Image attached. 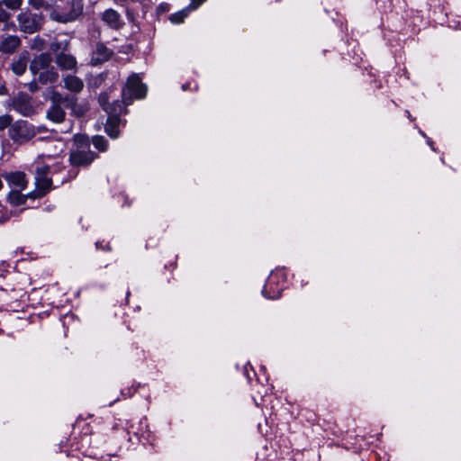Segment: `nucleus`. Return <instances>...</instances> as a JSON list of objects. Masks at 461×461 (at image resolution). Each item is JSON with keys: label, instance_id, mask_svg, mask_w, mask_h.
I'll use <instances>...</instances> for the list:
<instances>
[{"label": "nucleus", "instance_id": "4", "mask_svg": "<svg viewBox=\"0 0 461 461\" xmlns=\"http://www.w3.org/2000/svg\"><path fill=\"white\" fill-rule=\"evenodd\" d=\"M107 100L108 98L106 95H101L99 97V103L109 114V118L105 125V131L111 138L116 139L119 136L118 126L120 123L117 113H121L122 112V107L120 104H115L114 107L106 106Z\"/></svg>", "mask_w": 461, "mask_h": 461}, {"label": "nucleus", "instance_id": "25", "mask_svg": "<svg viewBox=\"0 0 461 461\" xmlns=\"http://www.w3.org/2000/svg\"><path fill=\"white\" fill-rule=\"evenodd\" d=\"M3 5L4 4L0 1V21L5 22L11 17V14L3 8Z\"/></svg>", "mask_w": 461, "mask_h": 461}, {"label": "nucleus", "instance_id": "12", "mask_svg": "<svg viewBox=\"0 0 461 461\" xmlns=\"http://www.w3.org/2000/svg\"><path fill=\"white\" fill-rule=\"evenodd\" d=\"M63 82L64 87L70 92L79 93L82 91L84 87L83 81L76 76H66L65 77H63Z\"/></svg>", "mask_w": 461, "mask_h": 461}, {"label": "nucleus", "instance_id": "19", "mask_svg": "<svg viewBox=\"0 0 461 461\" xmlns=\"http://www.w3.org/2000/svg\"><path fill=\"white\" fill-rule=\"evenodd\" d=\"M27 67V60L25 58H20L19 59L15 60L12 64V70L13 72L17 75L21 76L23 74Z\"/></svg>", "mask_w": 461, "mask_h": 461}, {"label": "nucleus", "instance_id": "6", "mask_svg": "<svg viewBox=\"0 0 461 461\" xmlns=\"http://www.w3.org/2000/svg\"><path fill=\"white\" fill-rule=\"evenodd\" d=\"M75 141L77 145V149L70 154V161L76 166H86L95 159V154L88 149L87 140L84 136H77Z\"/></svg>", "mask_w": 461, "mask_h": 461}, {"label": "nucleus", "instance_id": "10", "mask_svg": "<svg viewBox=\"0 0 461 461\" xmlns=\"http://www.w3.org/2000/svg\"><path fill=\"white\" fill-rule=\"evenodd\" d=\"M9 135L15 141H24L32 138L35 131L28 122L19 121L11 126Z\"/></svg>", "mask_w": 461, "mask_h": 461}, {"label": "nucleus", "instance_id": "21", "mask_svg": "<svg viewBox=\"0 0 461 461\" xmlns=\"http://www.w3.org/2000/svg\"><path fill=\"white\" fill-rule=\"evenodd\" d=\"M68 108H70L72 113L76 116L84 115L88 109L86 104H77V99L75 97H73V104H70V106H68Z\"/></svg>", "mask_w": 461, "mask_h": 461}, {"label": "nucleus", "instance_id": "15", "mask_svg": "<svg viewBox=\"0 0 461 461\" xmlns=\"http://www.w3.org/2000/svg\"><path fill=\"white\" fill-rule=\"evenodd\" d=\"M56 62L63 69H72L76 67L77 61L71 55L61 53L57 55Z\"/></svg>", "mask_w": 461, "mask_h": 461}, {"label": "nucleus", "instance_id": "1", "mask_svg": "<svg viewBox=\"0 0 461 461\" xmlns=\"http://www.w3.org/2000/svg\"><path fill=\"white\" fill-rule=\"evenodd\" d=\"M58 158L52 155L40 156L33 163L35 171V185L38 194L44 195L51 188V180L48 176L50 169H58Z\"/></svg>", "mask_w": 461, "mask_h": 461}, {"label": "nucleus", "instance_id": "26", "mask_svg": "<svg viewBox=\"0 0 461 461\" xmlns=\"http://www.w3.org/2000/svg\"><path fill=\"white\" fill-rule=\"evenodd\" d=\"M29 5L38 9L44 6V0H29Z\"/></svg>", "mask_w": 461, "mask_h": 461}, {"label": "nucleus", "instance_id": "13", "mask_svg": "<svg viewBox=\"0 0 461 461\" xmlns=\"http://www.w3.org/2000/svg\"><path fill=\"white\" fill-rule=\"evenodd\" d=\"M21 44L18 36L10 35L4 39L0 44L1 51L4 53H13Z\"/></svg>", "mask_w": 461, "mask_h": 461}, {"label": "nucleus", "instance_id": "2", "mask_svg": "<svg viewBox=\"0 0 461 461\" xmlns=\"http://www.w3.org/2000/svg\"><path fill=\"white\" fill-rule=\"evenodd\" d=\"M51 57L50 54L41 53L35 57L31 65L30 70L35 77L41 84L54 83L58 77V72L51 65Z\"/></svg>", "mask_w": 461, "mask_h": 461}, {"label": "nucleus", "instance_id": "17", "mask_svg": "<svg viewBox=\"0 0 461 461\" xmlns=\"http://www.w3.org/2000/svg\"><path fill=\"white\" fill-rule=\"evenodd\" d=\"M47 118L53 122L59 123L65 118V112L60 105H51L47 112Z\"/></svg>", "mask_w": 461, "mask_h": 461}, {"label": "nucleus", "instance_id": "24", "mask_svg": "<svg viewBox=\"0 0 461 461\" xmlns=\"http://www.w3.org/2000/svg\"><path fill=\"white\" fill-rule=\"evenodd\" d=\"M12 123V117L8 114L0 116V131L5 130Z\"/></svg>", "mask_w": 461, "mask_h": 461}, {"label": "nucleus", "instance_id": "11", "mask_svg": "<svg viewBox=\"0 0 461 461\" xmlns=\"http://www.w3.org/2000/svg\"><path fill=\"white\" fill-rule=\"evenodd\" d=\"M2 176L6 181L8 188L27 189L28 187V179L23 172H5Z\"/></svg>", "mask_w": 461, "mask_h": 461}, {"label": "nucleus", "instance_id": "29", "mask_svg": "<svg viewBox=\"0 0 461 461\" xmlns=\"http://www.w3.org/2000/svg\"><path fill=\"white\" fill-rule=\"evenodd\" d=\"M29 88H30V90H31L32 92H35V91H37V90H38V86H37V83H36V81H33V82L30 83V85H29Z\"/></svg>", "mask_w": 461, "mask_h": 461}, {"label": "nucleus", "instance_id": "18", "mask_svg": "<svg viewBox=\"0 0 461 461\" xmlns=\"http://www.w3.org/2000/svg\"><path fill=\"white\" fill-rule=\"evenodd\" d=\"M110 54V50L106 47L99 45L94 54L93 60L95 62H103L109 58Z\"/></svg>", "mask_w": 461, "mask_h": 461}, {"label": "nucleus", "instance_id": "23", "mask_svg": "<svg viewBox=\"0 0 461 461\" xmlns=\"http://www.w3.org/2000/svg\"><path fill=\"white\" fill-rule=\"evenodd\" d=\"M93 144L97 149L101 151H104L106 149V140L102 136H95L93 139Z\"/></svg>", "mask_w": 461, "mask_h": 461}, {"label": "nucleus", "instance_id": "8", "mask_svg": "<svg viewBox=\"0 0 461 461\" xmlns=\"http://www.w3.org/2000/svg\"><path fill=\"white\" fill-rule=\"evenodd\" d=\"M284 279L285 275L283 271L276 270V272L271 273L262 290L263 295L267 299L279 298L284 288L283 285L280 284V281H284Z\"/></svg>", "mask_w": 461, "mask_h": 461}, {"label": "nucleus", "instance_id": "31", "mask_svg": "<svg viewBox=\"0 0 461 461\" xmlns=\"http://www.w3.org/2000/svg\"><path fill=\"white\" fill-rule=\"evenodd\" d=\"M14 105L15 110L22 112V109L18 106L16 101L14 102Z\"/></svg>", "mask_w": 461, "mask_h": 461}, {"label": "nucleus", "instance_id": "20", "mask_svg": "<svg viewBox=\"0 0 461 461\" xmlns=\"http://www.w3.org/2000/svg\"><path fill=\"white\" fill-rule=\"evenodd\" d=\"M192 11L194 10L189 9V6H187L186 8L171 14L169 19L173 23H181Z\"/></svg>", "mask_w": 461, "mask_h": 461}, {"label": "nucleus", "instance_id": "3", "mask_svg": "<svg viewBox=\"0 0 461 461\" xmlns=\"http://www.w3.org/2000/svg\"><path fill=\"white\" fill-rule=\"evenodd\" d=\"M50 9V17L59 23H69L77 19L83 12L82 0H71L69 3L60 5L47 6Z\"/></svg>", "mask_w": 461, "mask_h": 461}, {"label": "nucleus", "instance_id": "9", "mask_svg": "<svg viewBox=\"0 0 461 461\" xmlns=\"http://www.w3.org/2000/svg\"><path fill=\"white\" fill-rule=\"evenodd\" d=\"M27 189L9 188L6 195L7 203L14 207L25 204L28 199H36L41 195L38 194V189L33 192H26Z\"/></svg>", "mask_w": 461, "mask_h": 461}, {"label": "nucleus", "instance_id": "7", "mask_svg": "<svg viewBox=\"0 0 461 461\" xmlns=\"http://www.w3.org/2000/svg\"><path fill=\"white\" fill-rule=\"evenodd\" d=\"M17 21L19 28L25 33H33L41 29L43 18L38 14L24 11L18 14Z\"/></svg>", "mask_w": 461, "mask_h": 461}, {"label": "nucleus", "instance_id": "5", "mask_svg": "<svg viewBox=\"0 0 461 461\" xmlns=\"http://www.w3.org/2000/svg\"><path fill=\"white\" fill-rule=\"evenodd\" d=\"M147 86L143 85L138 75L129 77L126 86L122 90V101L124 104H129L136 99H141L146 96Z\"/></svg>", "mask_w": 461, "mask_h": 461}, {"label": "nucleus", "instance_id": "22", "mask_svg": "<svg viewBox=\"0 0 461 461\" xmlns=\"http://www.w3.org/2000/svg\"><path fill=\"white\" fill-rule=\"evenodd\" d=\"M7 8L16 11L21 8L23 0H2L1 1Z\"/></svg>", "mask_w": 461, "mask_h": 461}, {"label": "nucleus", "instance_id": "16", "mask_svg": "<svg viewBox=\"0 0 461 461\" xmlns=\"http://www.w3.org/2000/svg\"><path fill=\"white\" fill-rule=\"evenodd\" d=\"M50 99L52 103V105H60V104H64L66 107L70 106V104H73V96L68 95H63L62 94L51 90Z\"/></svg>", "mask_w": 461, "mask_h": 461}, {"label": "nucleus", "instance_id": "14", "mask_svg": "<svg viewBox=\"0 0 461 461\" xmlns=\"http://www.w3.org/2000/svg\"><path fill=\"white\" fill-rule=\"evenodd\" d=\"M102 19L112 28H118L121 24L120 14L113 9L105 10Z\"/></svg>", "mask_w": 461, "mask_h": 461}, {"label": "nucleus", "instance_id": "28", "mask_svg": "<svg viewBox=\"0 0 461 461\" xmlns=\"http://www.w3.org/2000/svg\"><path fill=\"white\" fill-rule=\"evenodd\" d=\"M192 3L189 5V9L195 10L200 5H202L205 0H191Z\"/></svg>", "mask_w": 461, "mask_h": 461}, {"label": "nucleus", "instance_id": "27", "mask_svg": "<svg viewBox=\"0 0 461 461\" xmlns=\"http://www.w3.org/2000/svg\"><path fill=\"white\" fill-rule=\"evenodd\" d=\"M10 218V214L0 207V223L6 221Z\"/></svg>", "mask_w": 461, "mask_h": 461}, {"label": "nucleus", "instance_id": "30", "mask_svg": "<svg viewBox=\"0 0 461 461\" xmlns=\"http://www.w3.org/2000/svg\"><path fill=\"white\" fill-rule=\"evenodd\" d=\"M60 46H61V43H60V42H53V43L51 44V46H50V49H51V50H53V51H57V50L59 49V47H60Z\"/></svg>", "mask_w": 461, "mask_h": 461}]
</instances>
